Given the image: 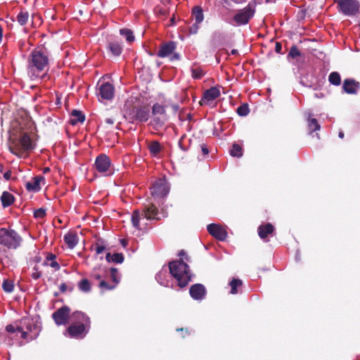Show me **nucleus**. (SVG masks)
Returning <instances> with one entry per match:
<instances>
[{
	"label": "nucleus",
	"instance_id": "obj_1",
	"mask_svg": "<svg viewBox=\"0 0 360 360\" xmlns=\"http://www.w3.org/2000/svg\"><path fill=\"white\" fill-rule=\"evenodd\" d=\"M27 72L32 78H42L49 70V56L43 48H36L27 58Z\"/></svg>",
	"mask_w": 360,
	"mask_h": 360
},
{
	"label": "nucleus",
	"instance_id": "obj_2",
	"mask_svg": "<svg viewBox=\"0 0 360 360\" xmlns=\"http://www.w3.org/2000/svg\"><path fill=\"white\" fill-rule=\"evenodd\" d=\"M170 274L177 281L180 288L186 287L191 279L188 265L181 259L169 262L168 264Z\"/></svg>",
	"mask_w": 360,
	"mask_h": 360
},
{
	"label": "nucleus",
	"instance_id": "obj_3",
	"mask_svg": "<svg viewBox=\"0 0 360 360\" xmlns=\"http://www.w3.org/2000/svg\"><path fill=\"white\" fill-rule=\"evenodd\" d=\"M35 146L36 144L30 136L27 133L23 132L20 134L18 142L13 141L9 146V150L13 155L20 158L23 156L25 152L32 150Z\"/></svg>",
	"mask_w": 360,
	"mask_h": 360
},
{
	"label": "nucleus",
	"instance_id": "obj_4",
	"mask_svg": "<svg viewBox=\"0 0 360 360\" xmlns=\"http://www.w3.org/2000/svg\"><path fill=\"white\" fill-rule=\"evenodd\" d=\"M21 241V237L13 229H0V245L8 249H16Z\"/></svg>",
	"mask_w": 360,
	"mask_h": 360
},
{
	"label": "nucleus",
	"instance_id": "obj_5",
	"mask_svg": "<svg viewBox=\"0 0 360 360\" xmlns=\"http://www.w3.org/2000/svg\"><path fill=\"white\" fill-rule=\"evenodd\" d=\"M166 105L155 103L152 106V119L150 124L154 129H159L162 127L168 120V116L166 112Z\"/></svg>",
	"mask_w": 360,
	"mask_h": 360
},
{
	"label": "nucleus",
	"instance_id": "obj_6",
	"mask_svg": "<svg viewBox=\"0 0 360 360\" xmlns=\"http://www.w3.org/2000/svg\"><path fill=\"white\" fill-rule=\"evenodd\" d=\"M340 13L352 16L359 12L360 4L357 0H335Z\"/></svg>",
	"mask_w": 360,
	"mask_h": 360
},
{
	"label": "nucleus",
	"instance_id": "obj_7",
	"mask_svg": "<svg viewBox=\"0 0 360 360\" xmlns=\"http://www.w3.org/2000/svg\"><path fill=\"white\" fill-rule=\"evenodd\" d=\"M176 49V43L173 41H169L167 42L162 43L159 49L157 52V56L159 58H166L170 56V60H180V55L177 53H174Z\"/></svg>",
	"mask_w": 360,
	"mask_h": 360
},
{
	"label": "nucleus",
	"instance_id": "obj_8",
	"mask_svg": "<svg viewBox=\"0 0 360 360\" xmlns=\"http://www.w3.org/2000/svg\"><path fill=\"white\" fill-rule=\"evenodd\" d=\"M150 189L154 198H163L168 195L169 186L165 179H159L151 184Z\"/></svg>",
	"mask_w": 360,
	"mask_h": 360
},
{
	"label": "nucleus",
	"instance_id": "obj_9",
	"mask_svg": "<svg viewBox=\"0 0 360 360\" xmlns=\"http://www.w3.org/2000/svg\"><path fill=\"white\" fill-rule=\"evenodd\" d=\"M255 13V9L250 4H248L243 9L239 10L238 13L233 16V20L238 26L246 25L254 16Z\"/></svg>",
	"mask_w": 360,
	"mask_h": 360
},
{
	"label": "nucleus",
	"instance_id": "obj_10",
	"mask_svg": "<svg viewBox=\"0 0 360 360\" xmlns=\"http://www.w3.org/2000/svg\"><path fill=\"white\" fill-rule=\"evenodd\" d=\"M70 308L65 305L55 311L52 318L57 326L65 325L70 319Z\"/></svg>",
	"mask_w": 360,
	"mask_h": 360
},
{
	"label": "nucleus",
	"instance_id": "obj_11",
	"mask_svg": "<svg viewBox=\"0 0 360 360\" xmlns=\"http://www.w3.org/2000/svg\"><path fill=\"white\" fill-rule=\"evenodd\" d=\"M90 328L83 325L71 324L67 329L70 338H82L88 333Z\"/></svg>",
	"mask_w": 360,
	"mask_h": 360
},
{
	"label": "nucleus",
	"instance_id": "obj_12",
	"mask_svg": "<svg viewBox=\"0 0 360 360\" xmlns=\"http://www.w3.org/2000/svg\"><path fill=\"white\" fill-rule=\"evenodd\" d=\"M111 162L109 157L105 154H101L96 158L94 166L100 173L107 172L110 167Z\"/></svg>",
	"mask_w": 360,
	"mask_h": 360
},
{
	"label": "nucleus",
	"instance_id": "obj_13",
	"mask_svg": "<svg viewBox=\"0 0 360 360\" xmlns=\"http://www.w3.org/2000/svg\"><path fill=\"white\" fill-rule=\"evenodd\" d=\"M115 88L110 82L101 84L98 87V96L105 100H111L114 97Z\"/></svg>",
	"mask_w": 360,
	"mask_h": 360
},
{
	"label": "nucleus",
	"instance_id": "obj_14",
	"mask_svg": "<svg viewBox=\"0 0 360 360\" xmlns=\"http://www.w3.org/2000/svg\"><path fill=\"white\" fill-rule=\"evenodd\" d=\"M342 89L347 94H357L360 83L353 78H347L343 81Z\"/></svg>",
	"mask_w": 360,
	"mask_h": 360
},
{
	"label": "nucleus",
	"instance_id": "obj_15",
	"mask_svg": "<svg viewBox=\"0 0 360 360\" xmlns=\"http://www.w3.org/2000/svg\"><path fill=\"white\" fill-rule=\"evenodd\" d=\"M208 233L219 240L224 241L227 238V232L220 225L209 224L207 227Z\"/></svg>",
	"mask_w": 360,
	"mask_h": 360
},
{
	"label": "nucleus",
	"instance_id": "obj_16",
	"mask_svg": "<svg viewBox=\"0 0 360 360\" xmlns=\"http://www.w3.org/2000/svg\"><path fill=\"white\" fill-rule=\"evenodd\" d=\"M158 209L153 202H149L148 204L144 205L142 211V216H144L147 219H156L160 220L158 217Z\"/></svg>",
	"mask_w": 360,
	"mask_h": 360
},
{
	"label": "nucleus",
	"instance_id": "obj_17",
	"mask_svg": "<svg viewBox=\"0 0 360 360\" xmlns=\"http://www.w3.org/2000/svg\"><path fill=\"white\" fill-rule=\"evenodd\" d=\"M106 49L109 56L118 57L122 53L123 46L122 43L117 40H111L108 42Z\"/></svg>",
	"mask_w": 360,
	"mask_h": 360
},
{
	"label": "nucleus",
	"instance_id": "obj_18",
	"mask_svg": "<svg viewBox=\"0 0 360 360\" xmlns=\"http://www.w3.org/2000/svg\"><path fill=\"white\" fill-rule=\"evenodd\" d=\"M220 96V90L218 87L213 86L205 91L203 96L200 101V105L205 104L210 101L217 99Z\"/></svg>",
	"mask_w": 360,
	"mask_h": 360
},
{
	"label": "nucleus",
	"instance_id": "obj_19",
	"mask_svg": "<svg viewBox=\"0 0 360 360\" xmlns=\"http://www.w3.org/2000/svg\"><path fill=\"white\" fill-rule=\"evenodd\" d=\"M189 293L193 300H201L206 295V289L202 284L195 283L191 286Z\"/></svg>",
	"mask_w": 360,
	"mask_h": 360
},
{
	"label": "nucleus",
	"instance_id": "obj_20",
	"mask_svg": "<svg viewBox=\"0 0 360 360\" xmlns=\"http://www.w3.org/2000/svg\"><path fill=\"white\" fill-rule=\"evenodd\" d=\"M72 319L75 324L83 325L89 328L91 327L90 318L84 312L76 311L72 314Z\"/></svg>",
	"mask_w": 360,
	"mask_h": 360
},
{
	"label": "nucleus",
	"instance_id": "obj_21",
	"mask_svg": "<svg viewBox=\"0 0 360 360\" xmlns=\"http://www.w3.org/2000/svg\"><path fill=\"white\" fill-rule=\"evenodd\" d=\"M150 116V109L148 106H140L136 108L135 119L141 122H146Z\"/></svg>",
	"mask_w": 360,
	"mask_h": 360
},
{
	"label": "nucleus",
	"instance_id": "obj_22",
	"mask_svg": "<svg viewBox=\"0 0 360 360\" xmlns=\"http://www.w3.org/2000/svg\"><path fill=\"white\" fill-rule=\"evenodd\" d=\"M44 180L42 176H36L33 178L32 181H28L25 184V188L29 191H39L41 189L40 182Z\"/></svg>",
	"mask_w": 360,
	"mask_h": 360
},
{
	"label": "nucleus",
	"instance_id": "obj_23",
	"mask_svg": "<svg viewBox=\"0 0 360 360\" xmlns=\"http://www.w3.org/2000/svg\"><path fill=\"white\" fill-rule=\"evenodd\" d=\"M274 231V226L270 223L262 224L258 227V235L262 239H265L269 234Z\"/></svg>",
	"mask_w": 360,
	"mask_h": 360
},
{
	"label": "nucleus",
	"instance_id": "obj_24",
	"mask_svg": "<svg viewBox=\"0 0 360 360\" xmlns=\"http://www.w3.org/2000/svg\"><path fill=\"white\" fill-rule=\"evenodd\" d=\"M64 241L69 248L72 249L78 243V236L75 232H69L65 235Z\"/></svg>",
	"mask_w": 360,
	"mask_h": 360
},
{
	"label": "nucleus",
	"instance_id": "obj_25",
	"mask_svg": "<svg viewBox=\"0 0 360 360\" xmlns=\"http://www.w3.org/2000/svg\"><path fill=\"white\" fill-rule=\"evenodd\" d=\"M43 265L50 266L53 268L55 271H58L60 268V264L56 261V255L51 252L47 253L46 257V259L43 263Z\"/></svg>",
	"mask_w": 360,
	"mask_h": 360
},
{
	"label": "nucleus",
	"instance_id": "obj_26",
	"mask_svg": "<svg viewBox=\"0 0 360 360\" xmlns=\"http://www.w3.org/2000/svg\"><path fill=\"white\" fill-rule=\"evenodd\" d=\"M0 200L3 207L6 208L13 204L15 197L12 193L8 191H4L1 195Z\"/></svg>",
	"mask_w": 360,
	"mask_h": 360
},
{
	"label": "nucleus",
	"instance_id": "obj_27",
	"mask_svg": "<svg viewBox=\"0 0 360 360\" xmlns=\"http://www.w3.org/2000/svg\"><path fill=\"white\" fill-rule=\"evenodd\" d=\"M72 118L70 120V124L75 126L78 123H83L85 120V115L80 110H73L71 112Z\"/></svg>",
	"mask_w": 360,
	"mask_h": 360
},
{
	"label": "nucleus",
	"instance_id": "obj_28",
	"mask_svg": "<svg viewBox=\"0 0 360 360\" xmlns=\"http://www.w3.org/2000/svg\"><path fill=\"white\" fill-rule=\"evenodd\" d=\"M108 270L107 268H103V269L99 268L98 269H94V270L92 271V272L90 275V277L92 279L99 281V282H100L101 280H103L105 278L106 276L108 275Z\"/></svg>",
	"mask_w": 360,
	"mask_h": 360
},
{
	"label": "nucleus",
	"instance_id": "obj_29",
	"mask_svg": "<svg viewBox=\"0 0 360 360\" xmlns=\"http://www.w3.org/2000/svg\"><path fill=\"white\" fill-rule=\"evenodd\" d=\"M192 16L197 23H201L204 20L203 10L201 6H195L192 9Z\"/></svg>",
	"mask_w": 360,
	"mask_h": 360
},
{
	"label": "nucleus",
	"instance_id": "obj_30",
	"mask_svg": "<svg viewBox=\"0 0 360 360\" xmlns=\"http://www.w3.org/2000/svg\"><path fill=\"white\" fill-rule=\"evenodd\" d=\"M162 147L158 141H153L148 144V150L152 156L156 157L162 150Z\"/></svg>",
	"mask_w": 360,
	"mask_h": 360
},
{
	"label": "nucleus",
	"instance_id": "obj_31",
	"mask_svg": "<svg viewBox=\"0 0 360 360\" xmlns=\"http://www.w3.org/2000/svg\"><path fill=\"white\" fill-rule=\"evenodd\" d=\"M78 288L80 291L88 293L91 290V285L87 278H83L78 283Z\"/></svg>",
	"mask_w": 360,
	"mask_h": 360
},
{
	"label": "nucleus",
	"instance_id": "obj_32",
	"mask_svg": "<svg viewBox=\"0 0 360 360\" xmlns=\"http://www.w3.org/2000/svg\"><path fill=\"white\" fill-rule=\"evenodd\" d=\"M243 285V282L239 278H233L230 282L229 285L231 287L230 293L233 295H236L238 293V288L241 287Z\"/></svg>",
	"mask_w": 360,
	"mask_h": 360
},
{
	"label": "nucleus",
	"instance_id": "obj_33",
	"mask_svg": "<svg viewBox=\"0 0 360 360\" xmlns=\"http://www.w3.org/2000/svg\"><path fill=\"white\" fill-rule=\"evenodd\" d=\"M328 82L334 85L339 86L341 84V77L339 72H332L328 76Z\"/></svg>",
	"mask_w": 360,
	"mask_h": 360
},
{
	"label": "nucleus",
	"instance_id": "obj_34",
	"mask_svg": "<svg viewBox=\"0 0 360 360\" xmlns=\"http://www.w3.org/2000/svg\"><path fill=\"white\" fill-rule=\"evenodd\" d=\"M229 153L232 157L240 158L243 154V148L238 143H233Z\"/></svg>",
	"mask_w": 360,
	"mask_h": 360
},
{
	"label": "nucleus",
	"instance_id": "obj_35",
	"mask_svg": "<svg viewBox=\"0 0 360 360\" xmlns=\"http://www.w3.org/2000/svg\"><path fill=\"white\" fill-rule=\"evenodd\" d=\"M98 286L102 292H104L108 290H114L116 288L115 285H114L112 283H110L107 282L105 279L101 280L99 282Z\"/></svg>",
	"mask_w": 360,
	"mask_h": 360
},
{
	"label": "nucleus",
	"instance_id": "obj_36",
	"mask_svg": "<svg viewBox=\"0 0 360 360\" xmlns=\"http://www.w3.org/2000/svg\"><path fill=\"white\" fill-rule=\"evenodd\" d=\"M141 216H142V212L141 213L139 210H135L131 215V222L133 226L137 229H140V219Z\"/></svg>",
	"mask_w": 360,
	"mask_h": 360
},
{
	"label": "nucleus",
	"instance_id": "obj_37",
	"mask_svg": "<svg viewBox=\"0 0 360 360\" xmlns=\"http://www.w3.org/2000/svg\"><path fill=\"white\" fill-rule=\"evenodd\" d=\"M120 33L122 36L126 38V40L128 42L131 43L134 41L135 38L131 30L127 28L121 29L120 30Z\"/></svg>",
	"mask_w": 360,
	"mask_h": 360
},
{
	"label": "nucleus",
	"instance_id": "obj_38",
	"mask_svg": "<svg viewBox=\"0 0 360 360\" xmlns=\"http://www.w3.org/2000/svg\"><path fill=\"white\" fill-rule=\"evenodd\" d=\"M308 127L310 133L319 130L321 128L318 120L316 118H309L308 120Z\"/></svg>",
	"mask_w": 360,
	"mask_h": 360
},
{
	"label": "nucleus",
	"instance_id": "obj_39",
	"mask_svg": "<svg viewBox=\"0 0 360 360\" xmlns=\"http://www.w3.org/2000/svg\"><path fill=\"white\" fill-rule=\"evenodd\" d=\"M112 283L117 286L120 283V276L117 268L112 267L109 270Z\"/></svg>",
	"mask_w": 360,
	"mask_h": 360
},
{
	"label": "nucleus",
	"instance_id": "obj_40",
	"mask_svg": "<svg viewBox=\"0 0 360 360\" xmlns=\"http://www.w3.org/2000/svg\"><path fill=\"white\" fill-rule=\"evenodd\" d=\"M3 290L8 293H10L14 290V283L12 280L5 279L2 283Z\"/></svg>",
	"mask_w": 360,
	"mask_h": 360
},
{
	"label": "nucleus",
	"instance_id": "obj_41",
	"mask_svg": "<svg viewBox=\"0 0 360 360\" xmlns=\"http://www.w3.org/2000/svg\"><path fill=\"white\" fill-rule=\"evenodd\" d=\"M29 18V13L27 11H21L17 15V21L20 25L27 24Z\"/></svg>",
	"mask_w": 360,
	"mask_h": 360
},
{
	"label": "nucleus",
	"instance_id": "obj_42",
	"mask_svg": "<svg viewBox=\"0 0 360 360\" xmlns=\"http://www.w3.org/2000/svg\"><path fill=\"white\" fill-rule=\"evenodd\" d=\"M236 112L240 116H246L250 112V109L248 103H243L239 107H238Z\"/></svg>",
	"mask_w": 360,
	"mask_h": 360
},
{
	"label": "nucleus",
	"instance_id": "obj_43",
	"mask_svg": "<svg viewBox=\"0 0 360 360\" xmlns=\"http://www.w3.org/2000/svg\"><path fill=\"white\" fill-rule=\"evenodd\" d=\"M301 56V53L296 45L291 46L290 51L288 54V58H295Z\"/></svg>",
	"mask_w": 360,
	"mask_h": 360
},
{
	"label": "nucleus",
	"instance_id": "obj_44",
	"mask_svg": "<svg viewBox=\"0 0 360 360\" xmlns=\"http://www.w3.org/2000/svg\"><path fill=\"white\" fill-rule=\"evenodd\" d=\"M191 73L195 79H200L205 75V72L200 68H192Z\"/></svg>",
	"mask_w": 360,
	"mask_h": 360
},
{
	"label": "nucleus",
	"instance_id": "obj_45",
	"mask_svg": "<svg viewBox=\"0 0 360 360\" xmlns=\"http://www.w3.org/2000/svg\"><path fill=\"white\" fill-rule=\"evenodd\" d=\"M34 217L35 219H44L46 215V209L44 208H39L37 210H36L34 212Z\"/></svg>",
	"mask_w": 360,
	"mask_h": 360
},
{
	"label": "nucleus",
	"instance_id": "obj_46",
	"mask_svg": "<svg viewBox=\"0 0 360 360\" xmlns=\"http://www.w3.org/2000/svg\"><path fill=\"white\" fill-rule=\"evenodd\" d=\"M124 257L122 253H114L112 256V262L121 264L124 262Z\"/></svg>",
	"mask_w": 360,
	"mask_h": 360
},
{
	"label": "nucleus",
	"instance_id": "obj_47",
	"mask_svg": "<svg viewBox=\"0 0 360 360\" xmlns=\"http://www.w3.org/2000/svg\"><path fill=\"white\" fill-rule=\"evenodd\" d=\"M33 272L31 274V277L37 280L41 276V272L39 271V268L38 266L35 265L32 269Z\"/></svg>",
	"mask_w": 360,
	"mask_h": 360
},
{
	"label": "nucleus",
	"instance_id": "obj_48",
	"mask_svg": "<svg viewBox=\"0 0 360 360\" xmlns=\"http://www.w3.org/2000/svg\"><path fill=\"white\" fill-rule=\"evenodd\" d=\"M100 240H98V242H96L94 245L95 246V250H96V252L97 255H100L101 254L105 249V247L103 245V242L101 241V243H99Z\"/></svg>",
	"mask_w": 360,
	"mask_h": 360
},
{
	"label": "nucleus",
	"instance_id": "obj_49",
	"mask_svg": "<svg viewBox=\"0 0 360 360\" xmlns=\"http://www.w3.org/2000/svg\"><path fill=\"white\" fill-rule=\"evenodd\" d=\"M223 39V35L221 33H214L212 35V42L214 45H216L218 41Z\"/></svg>",
	"mask_w": 360,
	"mask_h": 360
},
{
	"label": "nucleus",
	"instance_id": "obj_50",
	"mask_svg": "<svg viewBox=\"0 0 360 360\" xmlns=\"http://www.w3.org/2000/svg\"><path fill=\"white\" fill-rule=\"evenodd\" d=\"M176 331L181 333V336L182 338H185L186 336L189 335L191 333L188 331V329L187 328H179L176 329Z\"/></svg>",
	"mask_w": 360,
	"mask_h": 360
},
{
	"label": "nucleus",
	"instance_id": "obj_51",
	"mask_svg": "<svg viewBox=\"0 0 360 360\" xmlns=\"http://www.w3.org/2000/svg\"><path fill=\"white\" fill-rule=\"evenodd\" d=\"M200 23H197L196 22H195V23L190 27L189 28V32L191 34H196L198 32V30L199 29V25Z\"/></svg>",
	"mask_w": 360,
	"mask_h": 360
},
{
	"label": "nucleus",
	"instance_id": "obj_52",
	"mask_svg": "<svg viewBox=\"0 0 360 360\" xmlns=\"http://www.w3.org/2000/svg\"><path fill=\"white\" fill-rule=\"evenodd\" d=\"M6 330L8 333H13L15 332V328L13 325L9 324L6 326Z\"/></svg>",
	"mask_w": 360,
	"mask_h": 360
},
{
	"label": "nucleus",
	"instance_id": "obj_53",
	"mask_svg": "<svg viewBox=\"0 0 360 360\" xmlns=\"http://www.w3.org/2000/svg\"><path fill=\"white\" fill-rule=\"evenodd\" d=\"M282 50V44L281 42H276L275 45V51L277 53H281Z\"/></svg>",
	"mask_w": 360,
	"mask_h": 360
},
{
	"label": "nucleus",
	"instance_id": "obj_54",
	"mask_svg": "<svg viewBox=\"0 0 360 360\" xmlns=\"http://www.w3.org/2000/svg\"><path fill=\"white\" fill-rule=\"evenodd\" d=\"M200 147H201V150H202V152L203 155H208V153H209V150H208V148H207V146H206L205 144H202V145L200 146Z\"/></svg>",
	"mask_w": 360,
	"mask_h": 360
},
{
	"label": "nucleus",
	"instance_id": "obj_55",
	"mask_svg": "<svg viewBox=\"0 0 360 360\" xmlns=\"http://www.w3.org/2000/svg\"><path fill=\"white\" fill-rule=\"evenodd\" d=\"M59 289H60L61 292L64 293V292H65L67 291L68 286H67V285L65 283H61L60 285Z\"/></svg>",
	"mask_w": 360,
	"mask_h": 360
},
{
	"label": "nucleus",
	"instance_id": "obj_56",
	"mask_svg": "<svg viewBox=\"0 0 360 360\" xmlns=\"http://www.w3.org/2000/svg\"><path fill=\"white\" fill-rule=\"evenodd\" d=\"M11 174H12L11 171L8 170L6 172H5L4 174V178L7 181L10 180L11 177Z\"/></svg>",
	"mask_w": 360,
	"mask_h": 360
},
{
	"label": "nucleus",
	"instance_id": "obj_57",
	"mask_svg": "<svg viewBox=\"0 0 360 360\" xmlns=\"http://www.w3.org/2000/svg\"><path fill=\"white\" fill-rule=\"evenodd\" d=\"M105 122L108 124L112 125L115 123V119L112 117L105 118Z\"/></svg>",
	"mask_w": 360,
	"mask_h": 360
},
{
	"label": "nucleus",
	"instance_id": "obj_58",
	"mask_svg": "<svg viewBox=\"0 0 360 360\" xmlns=\"http://www.w3.org/2000/svg\"><path fill=\"white\" fill-rule=\"evenodd\" d=\"M112 255H111L110 252H108V253L106 254L105 259H106V261H107L108 262H112V260H111V259H112Z\"/></svg>",
	"mask_w": 360,
	"mask_h": 360
},
{
	"label": "nucleus",
	"instance_id": "obj_59",
	"mask_svg": "<svg viewBox=\"0 0 360 360\" xmlns=\"http://www.w3.org/2000/svg\"><path fill=\"white\" fill-rule=\"evenodd\" d=\"M21 333V338H22V339H27V335H28L27 332H26V331H22V333Z\"/></svg>",
	"mask_w": 360,
	"mask_h": 360
},
{
	"label": "nucleus",
	"instance_id": "obj_60",
	"mask_svg": "<svg viewBox=\"0 0 360 360\" xmlns=\"http://www.w3.org/2000/svg\"><path fill=\"white\" fill-rule=\"evenodd\" d=\"M172 109L174 110V111L175 112H177V111L179 110V105H177V104H174V105H172Z\"/></svg>",
	"mask_w": 360,
	"mask_h": 360
},
{
	"label": "nucleus",
	"instance_id": "obj_61",
	"mask_svg": "<svg viewBox=\"0 0 360 360\" xmlns=\"http://www.w3.org/2000/svg\"><path fill=\"white\" fill-rule=\"evenodd\" d=\"M178 255H179V257H184V256H186V252H185L184 250H181L179 252Z\"/></svg>",
	"mask_w": 360,
	"mask_h": 360
},
{
	"label": "nucleus",
	"instance_id": "obj_62",
	"mask_svg": "<svg viewBox=\"0 0 360 360\" xmlns=\"http://www.w3.org/2000/svg\"><path fill=\"white\" fill-rule=\"evenodd\" d=\"M26 329L28 330H32V324L30 321H28L27 323H26Z\"/></svg>",
	"mask_w": 360,
	"mask_h": 360
},
{
	"label": "nucleus",
	"instance_id": "obj_63",
	"mask_svg": "<svg viewBox=\"0 0 360 360\" xmlns=\"http://www.w3.org/2000/svg\"><path fill=\"white\" fill-rule=\"evenodd\" d=\"M22 331H24L23 328L22 327L18 326V327L15 328V332L22 333Z\"/></svg>",
	"mask_w": 360,
	"mask_h": 360
},
{
	"label": "nucleus",
	"instance_id": "obj_64",
	"mask_svg": "<svg viewBox=\"0 0 360 360\" xmlns=\"http://www.w3.org/2000/svg\"><path fill=\"white\" fill-rule=\"evenodd\" d=\"M238 53V51L237 49H232L231 50V54L232 55H237Z\"/></svg>",
	"mask_w": 360,
	"mask_h": 360
}]
</instances>
